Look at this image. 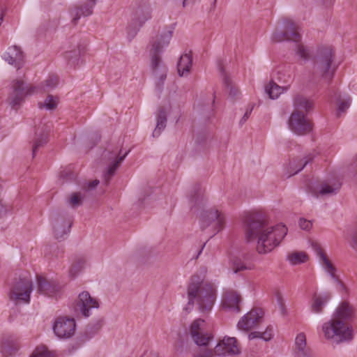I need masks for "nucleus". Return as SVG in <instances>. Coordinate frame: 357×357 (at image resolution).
<instances>
[{
  "label": "nucleus",
  "mask_w": 357,
  "mask_h": 357,
  "mask_svg": "<svg viewBox=\"0 0 357 357\" xmlns=\"http://www.w3.org/2000/svg\"><path fill=\"white\" fill-rule=\"evenodd\" d=\"M245 239L257 243L259 254H267L276 248L287 234L284 225H271L266 215L260 213H250L243 219Z\"/></svg>",
  "instance_id": "obj_1"
},
{
  "label": "nucleus",
  "mask_w": 357,
  "mask_h": 357,
  "mask_svg": "<svg viewBox=\"0 0 357 357\" xmlns=\"http://www.w3.org/2000/svg\"><path fill=\"white\" fill-rule=\"evenodd\" d=\"M174 32V27L169 26L162 30L153 39L151 48V66L158 91H161L167 77V68L161 60L160 54L169 45Z\"/></svg>",
  "instance_id": "obj_2"
},
{
  "label": "nucleus",
  "mask_w": 357,
  "mask_h": 357,
  "mask_svg": "<svg viewBox=\"0 0 357 357\" xmlns=\"http://www.w3.org/2000/svg\"><path fill=\"white\" fill-rule=\"evenodd\" d=\"M58 84V77L52 75L49 77L45 82L38 86L24 85L22 79H15L12 84L13 91L11 92L9 101L13 108L20 104L26 96L35 93L49 91L54 89Z\"/></svg>",
  "instance_id": "obj_3"
},
{
  "label": "nucleus",
  "mask_w": 357,
  "mask_h": 357,
  "mask_svg": "<svg viewBox=\"0 0 357 357\" xmlns=\"http://www.w3.org/2000/svg\"><path fill=\"white\" fill-rule=\"evenodd\" d=\"M335 53L331 47H320L312 58L313 74L331 82L336 67L333 64Z\"/></svg>",
  "instance_id": "obj_4"
},
{
  "label": "nucleus",
  "mask_w": 357,
  "mask_h": 357,
  "mask_svg": "<svg viewBox=\"0 0 357 357\" xmlns=\"http://www.w3.org/2000/svg\"><path fill=\"white\" fill-rule=\"evenodd\" d=\"M324 337L336 344L349 342L354 338V331L351 325L331 317L321 326Z\"/></svg>",
  "instance_id": "obj_5"
},
{
  "label": "nucleus",
  "mask_w": 357,
  "mask_h": 357,
  "mask_svg": "<svg viewBox=\"0 0 357 357\" xmlns=\"http://www.w3.org/2000/svg\"><path fill=\"white\" fill-rule=\"evenodd\" d=\"M225 227V217L215 207L210 206L202 198V232L211 238Z\"/></svg>",
  "instance_id": "obj_6"
},
{
  "label": "nucleus",
  "mask_w": 357,
  "mask_h": 357,
  "mask_svg": "<svg viewBox=\"0 0 357 357\" xmlns=\"http://www.w3.org/2000/svg\"><path fill=\"white\" fill-rule=\"evenodd\" d=\"M341 183L333 178H327L308 186V192L316 198H326L335 195L340 191Z\"/></svg>",
  "instance_id": "obj_7"
},
{
  "label": "nucleus",
  "mask_w": 357,
  "mask_h": 357,
  "mask_svg": "<svg viewBox=\"0 0 357 357\" xmlns=\"http://www.w3.org/2000/svg\"><path fill=\"white\" fill-rule=\"evenodd\" d=\"M289 128L298 135H304L309 133L312 126L310 120L302 111L294 110L288 120Z\"/></svg>",
  "instance_id": "obj_8"
},
{
  "label": "nucleus",
  "mask_w": 357,
  "mask_h": 357,
  "mask_svg": "<svg viewBox=\"0 0 357 357\" xmlns=\"http://www.w3.org/2000/svg\"><path fill=\"white\" fill-rule=\"evenodd\" d=\"M311 245L317 255L319 257L322 266L325 271L330 274L331 282L334 284L333 287L337 290H342L345 289L346 287L344 284L339 280L335 273V268L322 250L321 245L317 242L312 243Z\"/></svg>",
  "instance_id": "obj_9"
},
{
  "label": "nucleus",
  "mask_w": 357,
  "mask_h": 357,
  "mask_svg": "<svg viewBox=\"0 0 357 357\" xmlns=\"http://www.w3.org/2000/svg\"><path fill=\"white\" fill-rule=\"evenodd\" d=\"M284 25V31L276 29L271 36V40L274 43L284 40L299 41L301 35L298 33V26L291 20H286Z\"/></svg>",
  "instance_id": "obj_10"
},
{
  "label": "nucleus",
  "mask_w": 357,
  "mask_h": 357,
  "mask_svg": "<svg viewBox=\"0 0 357 357\" xmlns=\"http://www.w3.org/2000/svg\"><path fill=\"white\" fill-rule=\"evenodd\" d=\"M264 312L261 308H253L244 314L238 321V330L248 332L257 327L262 321Z\"/></svg>",
  "instance_id": "obj_11"
},
{
  "label": "nucleus",
  "mask_w": 357,
  "mask_h": 357,
  "mask_svg": "<svg viewBox=\"0 0 357 357\" xmlns=\"http://www.w3.org/2000/svg\"><path fill=\"white\" fill-rule=\"evenodd\" d=\"M76 324L74 319L60 317L54 323L53 331L60 339L71 337L75 332Z\"/></svg>",
  "instance_id": "obj_12"
},
{
  "label": "nucleus",
  "mask_w": 357,
  "mask_h": 357,
  "mask_svg": "<svg viewBox=\"0 0 357 357\" xmlns=\"http://www.w3.org/2000/svg\"><path fill=\"white\" fill-rule=\"evenodd\" d=\"M214 353L218 356L237 355L241 349L236 337L225 336L215 346Z\"/></svg>",
  "instance_id": "obj_13"
},
{
  "label": "nucleus",
  "mask_w": 357,
  "mask_h": 357,
  "mask_svg": "<svg viewBox=\"0 0 357 357\" xmlns=\"http://www.w3.org/2000/svg\"><path fill=\"white\" fill-rule=\"evenodd\" d=\"M98 300L91 296L89 291H81L77 301V307L80 312L88 317L91 314V310L98 308Z\"/></svg>",
  "instance_id": "obj_14"
},
{
  "label": "nucleus",
  "mask_w": 357,
  "mask_h": 357,
  "mask_svg": "<svg viewBox=\"0 0 357 357\" xmlns=\"http://www.w3.org/2000/svg\"><path fill=\"white\" fill-rule=\"evenodd\" d=\"M331 317L348 324V322L352 321L355 319L356 310L349 302L342 301L335 307Z\"/></svg>",
  "instance_id": "obj_15"
},
{
  "label": "nucleus",
  "mask_w": 357,
  "mask_h": 357,
  "mask_svg": "<svg viewBox=\"0 0 357 357\" xmlns=\"http://www.w3.org/2000/svg\"><path fill=\"white\" fill-rule=\"evenodd\" d=\"M20 344L17 337L13 335H5L0 340V352L4 356L15 355L19 351Z\"/></svg>",
  "instance_id": "obj_16"
},
{
  "label": "nucleus",
  "mask_w": 357,
  "mask_h": 357,
  "mask_svg": "<svg viewBox=\"0 0 357 357\" xmlns=\"http://www.w3.org/2000/svg\"><path fill=\"white\" fill-rule=\"evenodd\" d=\"M242 298L238 291H225L222 298V305L224 309L239 313Z\"/></svg>",
  "instance_id": "obj_17"
},
{
  "label": "nucleus",
  "mask_w": 357,
  "mask_h": 357,
  "mask_svg": "<svg viewBox=\"0 0 357 357\" xmlns=\"http://www.w3.org/2000/svg\"><path fill=\"white\" fill-rule=\"evenodd\" d=\"M331 299L328 291H315L311 299L310 309L313 313L321 314L324 308Z\"/></svg>",
  "instance_id": "obj_18"
},
{
  "label": "nucleus",
  "mask_w": 357,
  "mask_h": 357,
  "mask_svg": "<svg viewBox=\"0 0 357 357\" xmlns=\"http://www.w3.org/2000/svg\"><path fill=\"white\" fill-rule=\"evenodd\" d=\"M129 151L126 152L123 155H121V151L114 150L108 153V160L110 164L107 167L104 177L106 182H108L109 178L114 175L115 171L118 168L119 164L125 159Z\"/></svg>",
  "instance_id": "obj_19"
},
{
  "label": "nucleus",
  "mask_w": 357,
  "mask_h": 357,
  "mask_svg": "<svg viewBox=\"0 0 357 357\" xmlns=\"http://www.w3.org/2000/svg\"><path fill=\"white\" fill-rule=\"evenodd\" d=\"M218 70L225 92L231 99L237 98L239 93L238 89L236 84L232 82L229 75L225 71L222 63H218Z\"/></svg>",
  "instance_id": "obj_20"
},
{
  "label": "nucleus",
  "mask_w": 357,
  "mask_h": 357,
  "mask_svg": "<svg viewBox=\"0 0 357 357\" xmlns=\"http://www.w3.org/2000/svg\"><path fill=\"white\" fill-rule=\"evenodd\" d=\"M72 225L70 218L57 217L53 222V232L56 238L62 239L67 235Z\"/></svg>",
  "instance_id": "obj_21"
},
{
  "label": "nucleus",
  "mask_w": 357,
  "mask_h": 357,
  "mask_svg": "<svg viewBox=\"0 0 357 357\" xmlns=\"http://www.w3.org/2000/svg\"><path fill=\"white\" fill-rule=\"evenodd\" d=\"M3 59L10 65L20 69L24 64V55L20 48L12 46L3 55Z\"/></svg>",
  "instance_id": "obj_22"
},
{
  "label": "nucleus",
  "mask_w": 357,
  "mask_h": 357,
  "mask_svg": "<svg viewBox=\"0 0 357 357\" xmlns=\"http://www.w3.org/2000/svg\"><path fill=\"white\" fill-rule=\"evenodd\" d=\"M295 357L310 356V349L307 345L306 335L301 332L297 334L294 343Z\"/></svg>",
  "instance_id": "obj_23"
},
{
  "label": "nucleus",
  "mask_w": 357,
  "mask_h": 357,
  "mask_svg": "<svg viewBox=\"0 0 357 357\" xmlns=\"http://www.w3.org/2000/svg\"><path fill=\"white\" fill-rule=\"evenodd\" d=\"M314 158V155L313 153H310L303 159H294L291 160L287 168V174H288V176L290 177L301 172L307 163L313 160Z\"/></svg>",
  "instance_id": "obj_24"
},
{
  "label": "nucleus",
  "mask_w": 357,
  "mask_h": 357,
  "mask_svg": "<svg viewBox=\"0 0 357 357\" xmlns=\"http://www.w3.org/2000/svg\"><path fill=\"white\" fill-rule=\"evenodd\" d=\"M187 336L197 346L201 345V319H195L189 324Z\"/></svg>",
  "instance_id": "obj_25"
},
{
  "label": "nucleus",
  "mask_w": 357,
  "mask_h": 357,
  "mask_svg": "<svg viewBox=\"0 0 357 357\" xmlns=\"http://www.w3.org/2000/svg\"><path fill=\"white\" fill-rule=\"evenodd\" d=\"M201 187L199 184L195 185L190 190L188 194V206L190 211L195 213L199 211L200 208L201 199Z\"/></svg>",
  "instance_id": "obj_26"
},
{
  "label": "nucleus",
  "mask_w": 357,
  "mask_h": 357,
  "mask_svg": "<svg viewBox=\"0 0 357 357\" xmlns=\"http://www.w3.org/2000/svg\"><path fill=\"white\" fill-rule=\"evenodd\" d=\"M13 290H32V282L31 275L27 272L20 273L14 278L13 282Z\"/></svg>",
  "instance_id": "obj_27"
},
{
  "label": "nucleus",
  "mask_w": 357,
  "mask_h": 357,
  "mask_svg": "<svg viewBox=\"0 0 357 357\" xmlns=\"http://www.w3.org/2000/svg\"><path fill=\"white\" fill-rule=\"evenodd\" d=\"M151 17V9L149 5L139 6L135 12L134 23L141 26Z\"/></svg>",
  "instance_id": "obj_28"
},
{
  "label": "nucleus",
  "mask_w": 357,
  "mask_h": 357,
  "mask_svg": "<svg viewBox=\"0 0 357 357\" xmlns=\"http://www.w3.org/2000/svg\"><path fill=\"white\" fill-rule=\"evenodd\" d=\"M199 291H188V303L183 307L182 314L186 317L194 309L195 305L201 309V298L199 294Z\"/></svg>",
  "instance_id": "obj_29"
},
{
  "label": "nucleus",
  "mask_w": 357,
  "mask_h": 357,
  "mask_svg": "<svg viewBox=\"0 0 357 357\" xmlns=\"http://www.w3.org/2000/svg\"><path fill=\"white\" fill-rule=\"evenodd\" d=\"M192 65V59L190 54H182L177 64L178 73L181 77L186 76L189 73Z\"/></svg>",
  "instance_id": "obj_30"
},
{
  "label": "nucleus",
  "mask_w": 357,
  "mask_h": 357,
  "mask_svg": "<svg viewBox=\"0 0 357 357\" xmlns=\"http://www.w3.org/2000/svg\"><path fill=\"white\" fill-rule=\"evenodd\" d=\"M313 101L307 98L306 97L298 94L296 95L293 101L294 110L304 109L306 113L310 112L313 108Z\"/></svg>",
  "instance_id": "obj_31"
},
{
  "label": "nucleus",
  "mask_w": 357,
  "mask_h": 357,
  "mask_svg": "<svg viewBox=\"0 0 357 357\" xmlns=\"http://www.w3.org/2000/svg\"><path fill=\"white\" fill-rule=\"evenodd\" d=\"M51 127L50 126H47L46 128L44 130L43 128H38L36 132V139L33 145V154L34 155L37 151V149L42 146L47 142V136L48 133L50 131Z\"/></svg>",
  "instance_id": "obj_32"
},
{
  "label": "nucleus",
  "mask_w": 357,
  "mask_h": 357,
  "mask_svg": "<svg viewBox=\"0 0 357 357\" xmlns=\"http://www.w3.org/2000/svg\"><path fill=\"white\" fill-rule=\"evenodd\" d=\"M169 110L165 107L160 108L156 116V126L153 132L154 137H158L161 132L165 128L167 123V114Z\"/></svg>",
  "instance_id": "obj_33"
},
{
  "label": "nucleus",
  "mask_w": 357,
  "mask_h": 357,
  "mask_svg": "<svg viewBox=\"0 0 357 357\" xmlns=\"http://www.w3.org/2000/svg\"><path fill=\"white\" fill-rule=\"evenodd\" d=\"M81 56L82 50L79 47L66 51L64 54V58L67 61L68 65L73 67H75L81 61Z\"/></svg>",
  "instance_id": "obj_34"
},
{
  "label": "nucleus",
  "mask_w": 357,
  "mask_h": 357,
  "mask_svg": "<svg viewBox=\"0 0 357 357\" xmlns=\"http://www.w3.org/2000/svg\"><path fill=\"white\" fill-rule=\"evenodd\" d=\"M288 86H280L274 82H270L265 86V92L271 99L278 98L284 91L288 89Z\"/></svg>",
  "instance_id": "obj_35"
},
{
  "label": "nucleus",
  "mask_w": 357,
  "mask_h": 357,
  "mask_svg": "<svg viewBox=\"0 0 357 357\" xmlns=\"http://www.w3.org/2000/svg\"><path fill=\"white\" fill-rule=\"evenodd\" d=\"M86 266V261L84 258L78 257L75 259L69 269L70 276L72 278L76 277L85 269Z\"/></svg>",
  "instance_id": "obj_36"
},
{
  "label": "nucleus",
  "mask_w": 357,
  "mask_h": 357,
  "mask_svg": "<svg viewBox=\"0 0 357 357\" xmlns=\"http://www.w3.org/2000/svg\"><path fill=\"white\" fill-rule=\"evenodd\" d=\"M96 5L95 0H89L80 7L76 9L75 17L74 20L76 21L80 18L81 16H89L92 14L93 8Z\"/></svg>",
  "instance_id": "obj_37"
},
{
  "label": "nucleus",
  "mask_w": 357,
  "mask_h": 357,
  "mask_svg": "<svg viewBox=\"0 0 357 357\" xmlns=\"http://www.w3.org/2000/svg\"><path fill=\"white\" fill-rule=\"evenodd\" d=\"M8 296L16 304H26L30 301V291H10Z\"/></svg>",
  "instance_id": "obj_38"
},
{
  "label": "nucleus",
  "mask_w": 357,
  "mask_h": 357,
  "mask_svg": "<svg viewBox=\"0 0 357 357\" xmlns=\"http://www.w3.org/2000/svg\"><path fill=\"white\" fill-rule=\"evenodd\" d=\"M205 295H202V317L204 311H210L215 301V291H205Z\"/></svg>",
  "instance_id": "obj_39"
},
{
  "label": "nucleus",
  "mask_w": 357,
  "mask_h": 357,
  "mask_svg": "<svg viewBox=\"0 0 357 357\" xmlns=\"http://www.w3.org/2000/svg\"><path fill=\"white\" fill-rule=\"evenodd\" d=\"M36 280L38 290L55 289L57 287V284L54 280H47L41 275L37 276Z\"/></svg>",
  "instance_id": "obj_40"
},
{
  "label": "nucleus",
  "mask_w": 357,
  "mask_h": 357,
  "mask_svg": "<svg viewBox=\"0 0 357 357\" xmlns=\"http://www.w3.org/2000/svg\"><path fill=\"white\" fill-rule=\"evenodd\" d=\"M308 259L304 252H294L288 255L287 259L292 265H297L305 262Z\"/></svg>",
  "instance_id": "obj_41"
},
{
  "label": "nucleus",
  "mask_w": 357,
  "mask_h": 357,
  "mask_svg": "<svg viewBox=\"0 0 357 357\" xmlns=\"http://www.w3.org/2000/svg\"><path fill=\"white\" fill-rule=\"evenodd\" d=\"M58 102L56 97L49 95L43 101L38 102V107L51 111L56 108Z\"/></svg>",
  "instance_id": "obj_42"
},
{
  "label": "nucleus",
  "mask_w": 357,
  "mask_h": 357,
  "mask_svg": "<svg viewBox=\"0 0 357 357\" xmlns=\"http://www.w3.org/2000/svg\"><path fill=\"white\" fill-rule=\"evenodd\" d=\"M351 98L349 96H340L337 100V116L340 117L342 113H344L350 107Z\"/></svg>",
  "instance_id": "obj_43"
},
{
  "label": "nucleus",
  "mask_w": 357,
  "mask_h": 357,
  "mask_svg": "<svg viewBox=\"0 0 357 357\" xmlns=\"http://www.w3.org/2000/svg\"><path fill=\"white\" fill-rule=\"evenodd\" d=\"M229 265L230 268L234 273H236L247 268V267L242 262L241 259L236 257H232L230 258Z\"/></svg>",
  "instance_id": "obj_44"
},
{
  "label": "nucleus",
  "mask_w": 357,
  "mask_h": 357,
  "mask_svg": "<svg viewBox=\"0 0 357 357\" xmlns=\"http://www.w3.org/2000/svg\"><path fill=\"white\" fill-rule=\"evenodd\" d=\"M84 199V195L81 192L72 193L68 199V204L70 206L75 208L82 204Z\"/></svg>",
  "instance_id": "obj_45"
},
{
  "label": "nucleus",
  "mask_w": 357,
  "mask_h": 357,
  "mask_svg": "<svg viewBox=\"0 0 357 357\" xmlns=\"http://www.w3.org/2000/svg\"><path fill=\"white\" fill-rule=\"evenodd\" d=\"M30 357H54L53 354L45 346L37 347Z\"/></svg>",
  "instance_id": "obj_46"
},
{
  "label": "nucleus",
  "mask_w": 357,
  "mask_h": 357,
  "mask_svg": "<svg viewBox=\"0 0 357 357\" xmlns=\"http://www.w3.org/2000/svg\"><path fill=\"white\" fill-rule=\"evenodd\" d=\"M296 54L305 61H308L310 59V53L308 47L302 44L297 45Z\"/></svg>",
  "instance_id": "obj_47"
},
{
  "label": "nucleus",
  "mask_w": 357,
  "mask_h": 357,
  "mask_svg": "<svg viewBox=\"0 0 357 357\" xmlns=\"http://www.w3.org/2000/svg\"><path fill=\"white\" fill-rule=\"evenodd\" d=\"M274 337V328L273 326H268L264 331H261V340L264 342L271 341Z\"/></svg>",
  "instance_id": "obj_48"
},
{
  "label": "nucleus",
  "mask_w": 357,
  "mask_h": 357,
  "mask_svg": "<svg viewBox=\"0 0 357 357\" xmlns=\"http://www.w3.org/2000/svg\"><path fill=\"white\" fill-rule=\"evenodd\" d=\"M201 278L199 275H193L190 279V286L188 290H200Z\"/></svg>",
  "instance_id": "obj_49"
},
{
  "label": "nucleus",
  "mask_w": 357,
  "mask_h": 357,
  "mask_svg": "<svg viewBox=\"0 0 357 357\" xmlns=\"http://www.w3.org/2000/svg\"><path fill=\"white\" fill-rule=\"evenodd\" d=\"M299 226L303 230H310L312 227V223L310 220L301 218L299 220Z\"/></svg>",
  "instance_id": "obj_50"
},
{
  "label": "nucleus",
  "mask_w": 357,
  "mask_h": 357,
  "mask_svg": "<svg viewBox=\"0 0 357 357\" xmlns=\"http://www.w3.org/2000/svg\"><path fill=\"white\" fill-rule=\"evenodd\" d=\"M261 331H255L250 332L248 334V337L249 340H253L255 339H261Z\"/></svg>",
  "instance_id": "obj_51"
},
{
  "label": "nucleus",
  "mask_w": 357,
  "mask_h": 357,
  "mask_svg": "<svg viewBox=\"0 0 357 357\" xmlns=\"http://www.w3.org/2000/svg\"><path fill=\"white\" fill-rule=\"evenodd\" d=\"M213 340V335L210 333V334H206V335H204L202 333V347L204 346H206L209 344L210 341H211Z\"/></svg>",
  "instance_id": "obj_52"
},
{
  "label": "nucleus",
  "mask_w": 357,
  "mask_h": 357,
  "mask_svg": "<svg viewBox=\"0 0 357 357\" xmlns=\"http://www.w3.org/2000/svg\"><path fill=\"white\" fill-rule=\"evenodd\" d=\"M98 184H99V181L96 179V180L87 183V185L84 186V189L86 190H93V189L96 188Z\"/></svg>",
  "instance_id": "obj_53"
},
{
  "label": "nucleus",
  "mask_w": 357,
  "mask_h": 357,
  "mask_svg": "<svg viewBox=\"0 0 357 357\" xmlns=\"http://www.w3.org/2000/svg\"><path fill=\"white\" fill-rule=\"evenodd\" d=\"M41 292L43 293L45 296H47L49 298H54L55 300H57L58 297H59L58 293L59 291H41Z\"/></svg>",
  "instance_id": "obj_54"
},
{
  "label": "nucleus",
  "mask_w": 357,
  "mask_h": 357,
  "mask_svg": "<svg viewBox=\"0 0 357 357\" xmlns=\"http://www.w3.org/2000/svg\"><path fill=\"white\" fill-rule=\"evenodd\" d=\"M61 176L66 178V180H70L73 177L70 169H65L63 172H61Z\"/></svg>",
  "instance_id": "obj_55"
},
{
  "label": "nucleus",
  "mask_w": 357,
  "mask_h": 357,
  "mask_svg": "<svg viewBox=\"0 0 357 357\" xmlns=\"http://www.w3.org/2000/svg\"><path fill=\"white\" fill-rule=\"evenodd\" d=\"M351 247L357 251V227L356 231L352 235V242L351 244Z\"/></svg>",
  "instance_id": "obj_56"
},
{
  "label": "nucleus",
  "mask_w": 357,
  "mask_h": 357,
  "mask_svg": "<svg viewBox=\"0 0 357 357\" xmlns=\"http://www.w3.org/2000/svg\"><path fill=\"white\" fill-rule=\"evenodd\" d=\"M213 116V109H209L207 112L204 111V118L209 121L211 117Z\"/></svg>",
  "instance_id": "obj_57"
},
{
  "label": "nucleus",
  "mask_w": 357,
  "mask_h": 357,
  "mask_svg": "<svg viewBox=\"0 0 357 357\" xmlns=\"http://www.w3.org/2000/svg\"><path fill=\"white\" fill-rule=\"evenodd\" d=\"M252 108L253 107H252L249 111H247L245 113V114L243 115V118L241 119V121H245L248 119V117H249V116H250V113H251V112L252 110Z\"/></svg>",
  "instance_id": "obj_58"
},
{
  "label": "nucleus",
  "mask_w": 357,
  "mask_h": 357,
  "mask_svg": "<svg viewBox=\"0 0 357 357\" xmlns=\"http://www.w3.org/2000/svg\"><path fill=\"white\" fill-rule=\"evenodd\" d=\"M278 302H279V304L280 305V308H281V310L282 312V314H285V310L284 308V306H283V303L282 302V301L280 300V298H278Z\"/></svg>",
  "instance_id": "obj_59"
},
{
  "label": "nucleus",
  "mask_w": 357,
  "mask_h": 357,
  "mask_svg": "<svg viewBox=\"0 0 357 357\" xmlns=\"http://www.w3.org/2000/svg\"><path fill=\"white\" fill-rule=\"evenodd\" d=\"M202 290H213L212 287H208V284H205L204 287L202 286Z\"/></svg>",
  "instance_id": "obj_60"
},
{
  "label": "nucleus",
  "mask_w": 357,
  "mask_h": 357,
  "mask_svg": "<svg viewBox=\"0 0 357 357\" xmlns=\"http://www.w3.org/2000/svg\"><path fill=\"white\" fill-rule=\"evenodd\" d=\"M187 0H184L183 2V6L185 7L186 6Z\"/></svg>",
  "instance_id": "obj_61"
},
{
  "label": "nucleus",
  "mask_w": 357,
  "mask_h": 357,
  "mask_svg": "<svg viewBox=\"0 0 357 357\" xmlns=\"http://www.w3.org/2000/svg\"><path fill=\"white\" fill-rule=\"evenodd\" d=\"M200 255H201V250H199V252H198V253H197V257H199Z\"/></svg>",
  "instance_id": "obj_62"
},
{
  "label": "nucleus",
  "mask_w": 357,
  "mask_h": 357,
  "mask_svg": "<svg viewBox=\"0 0 357 357\" xmlns=\"http://www.w3.org/2000/svg\"><path fill=\"white\" fill-rule=\"evenodd\" d=\"M204 246H205V243H204V244L202 245V250L204 249Z\"/></svg>",
  "instance_id": "obj_63"
},
{
  "label": "nucleus",
  "mask_w": 357,
  "mask_h": 357,
  "mask_svg": "<svg viewBox=\"0 0 357 357\" xmlns=\"http://www.w3.org/2000/svg\"><path fill=\"white\" fill-rule=\"evenodd\" d=\"M211 356H213V354H212V353L211 352V353H210V356H209V357H211Z\"/></svg>",
  "instance_id": "obj_64"
}]
</instances>
